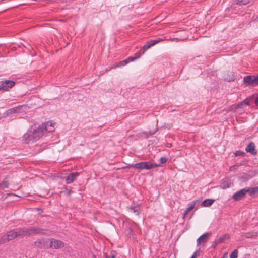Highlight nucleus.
Segmentation results:
<instances>
[{
    "label": "nucleus",
    "mask_w": 258,
    "mask_h": 258,
    "mask_svg": "<svg viewBox=\"0 0 258 258\" xmlns=\"http://www.w3.org/2000/svg\"><path fill=\"white\" fill-rule=\"evenodd\" d=\"M47 131V126L45 123L38 126L34 124L23 135V141L26 144L30 142H35L38 140Z\"/></svg>",
    "instance_id": "1"
},
{
    "label": "nucleus",
    "mask_w": 258,
    "mask_h": 258,
    "mask_svg": "<svg viewBox=\"0 0 258 258\" xmlns=\"http://www.w3.org/2000/svg\"><path fill=\"white\" fill-rule=\"evenodd\" d=\"M162 40L163 39L162 38H158L156 39L150 40L147 41L139 51V53H140L141 55H143L145 52V51L150 48L151 46H154V45L158 43Z\"/></svg>",
    "instance_id": "2"
},
{
    "label": "nucleus",
    "mask_w": 258,
    "mask_h": 258,
    "mask_svg": "<svg viewBox=\"0 0 258 258\" xmlns=\"http://www.w3.org/2000/svg\"><path fill=\"white\" fill-rule=\"evenodd\" d=\"M15 84V82L12 80H2L0 81V91L6 92L9 91Z\"/></svg>",
    "instance_id": "3"
},
{
    "label": "nucleus",
    "mask_w": 258,
    "mask_h": 258,
    "mask_svg": "<svg viewBox=\"0 0 258 258\" xmlns=\"http://www.w3.org/2000/svg\"><path fill=\"white\" fill-rule=\"evenodd\" d=\"M64 246V243L61 240L51 238L50 239V244L46 246V248H53L54 249H59L63 247Z\"/></svg>",
    "instance_id": "4"
},
{
    "label": "nucleus",
    "mask_w": 258,
    "mask_h": 258,
    "mask_svg": "<svg viewBox=\"0 0 258 258\" xmlns=\"http://www.w3.org/2000/svg\"><path fill=\"white\" fill-rule=\"evenodd\" d=\"M30 235L32 234H41L42 235H50L51 234L52 232L50 230H45L40 228H35V227H29Z\"/></svg>",
    "instance_id": "5"
},
{
    "label": "nucleus",
    "mask_w": 258,
    "mask_h": 258,
    "mask_svg": "<svg viewBox=\"0 0 258 258\" xmlns=\"http://www.w3.org/2000/svg\"><path fill=\"white\" fill-rule=\"evenodd\" d=\"M211 235V232H207L200 236L197 240V245L206 243Z\"/></svg>",
    "instance_id": "6"
},
{
    "label": "nucleus",
    "mask_w": 258,
    "mask_h": 258,
    "mask_svg": "<svg viewBox=\"0 0 258 258\" xmlns=\"http://www.w3.org/2000/svg\"><path fill=\"white\" fill-rule=\"evenodd\" d=\"M246 195L245 189L243 188L237 191L232 196L234 200L238 201L245 198Z\"/></svg>",
    "instance_id": "7"
},
{
    "label": "nucleus",
    "mask_w": 258,
    "mask_h": 258,
    "mask_svg": "<svg viewBox=\"0 0 258 258\" xmlns=\"http://www.w3.org/2000/svg\"><path fill=\"white\" fill-rule=\"evenodd\" d=\"M79 175V173L78 172H73L70 173L68 176H67L66 178V182L67 184H70L75 181L77 178V177Z\"/></svg>",
    "instance_id": "8"
},
{
    "label": "nucleus",
    "mask_w": 258,
    "mask_h": 258,
    "mask_svg": "<svg viewBox=\"0 0 258 258\" xmlns=\"http://www.w3.org/2000/svg\"><path fill=\"white\" fill-rule=\"evenodd\" d=\"M232 185L233 183L230 182L228 178H225L221 180L220 187L222 189H225L229 188Z\"/></svg>",
    "instance_id": "9"
},
{
    "label": "nucleus",
    "mask_w": 258,
    "mask_h": 258,
    "mask_svg": "<svg viewBox=\"0 0 258 258\" xmlns=\"http://www.w3.org/2000/svg\"><path fill=\"white\" fill-rule=\"evenodd\" d=\"M254 75H248L244 77L243 82L248 85L255 86Z\"/></svg>",
    "instance_id": "10"
},
{
    "label": "nucleus",
    "mask_w": 258,
    "mask_h": 258,
    "mask_svg": "<svg viewBox=\"0 0 258 258\" xmlns=\"http://www.w3.org/2000/svg\"><path fill=\"white\" fill-rule=\"evenodd\" d=\"M255 146L253 142H251L247 146L245 150L247 152L250 153L252 155H255L257 154V151L255 150Z\"/></svg>",
    "instance_id": "11"
},
{
    "label": "nucleus",
    "mask_w": 258,
    "mask_h": 258,
    "mask_svg": "<svg viewBox=\"0 0 258 258\" xmlns=\"http://www.w3.org/2000/svg\"><path fill=\"white\" fill-rule=\"evenodd\" d=\"M143 169L150 170L153 168L160 166L159 164L149 161L143 162Z\"/></svg>",
    "instance_id": "12"
},
{
    "label": "nucleus",
    "mask_w": 258,
    "mask_h": 258,
    "mask_svg": "<svg viewBox=\"0 0 258 258\" xmlns=\"http://www.w3.org/2000/svg\"><path fill=\"white\" fill-rule=\"evenodd\" d=\"M48 241L45 240H38L34 242V245L39 248H45L48 246Z\"/></svg>",
    "instance_id": "13"
},
{
    "label": "nucleus",
    "mask_w": 258,
    "mask_h": 258,
    "mask_svg": "<svg viewBox=\"0 0 258 258\" xmlns=\"http://www.w3.org/2000/svg\"><path fill=\"white\" fill-rule=\"evenodd\" d=\"M229 238V236L228 234H225L221 236H220L219 238H218L215 241V246L218 244L223 243L227 239Z\"/></svg>",
    "instance_id": "14"
},
{
    "label": "nucleus",
    "mask_w": 258,
    "mask_h": 258,
    "mask_svg": "<svg viewBox=\"0 0 258 258\" xmlns=\"http://www.w3.org/2000/svg\"><path fill=\"white\" fill-rule=\"evenodd\" d=\"M224 79L229 82L233 81L235 80V75L233 72L228 71L224 75Z\"/></svg>",
    "instance_id": "15"
},
{
    "label": "nucleus",
    "mask_w": 258,
    "mask_h": 258,
    "mask_svg": "<svg viewBox=\"0 0 258 258\" xmlns=\"http://www.w3.org/2000/svg\"><path fill=\"white\" fill-rule=\"evenodd\" d=\"M250 101V98H246L244 100L237 104L236 108H242L244 106L249 105Z\"/></svg>",
    "instance_id": "16"
},
{
    "label": "nucleus",
    "mask_w": 258,
    "mask_h": 258,
    "mask_svg": "<svg viewBox=\"0 0 258 258\" xmlns=\"http://www.w3.org/2000/svg\"><path fill=\"white\" fill-rule=\"evenodd\" d=\"M245 192L248 193L250 196H253L254 194L258 192V187H251L249 188H245Z\"/></svg>",
    "instance_id": "17"
},
{
    "label": "nucleus",
    "mask_w": 258,
    "mask_h": 258,
    "mask_svg": "<svg viewBox=\"0 0 258 258\" xmlns=\"http://www.w3.org/2000/svg\"><path fill=\"white\" fill-rule=\"evenodd\" d=\"M9 182L7 178H5L2 182H0V190H4L9 187Z\"/></svg>",
    "instance_id": "18"
},
{
    "label": "nucleus",
    "mask_w": 258,
    "mask_h": 258,
    "mask_svg": "<svg viewBox=\"0 0 258 258\" xmlns=\"http://www.w3.org/2000/svg\"><path fill=\"white\" fill-rule=\"evenodd\" d=\"M214 201L215 200L214 199H206L204 200V201L202 202V203L201 204V206L202 207H209L212 205Z\"/></svg>",
    "instance_id": "19"
},
{
    "label": "nucleus",
    "mask_w": 258,
    "mask_h": 258,
    "mask_svg": "<svg viewBox=\"0 0 258 258\" xmlns=\"http://www.w3.org/2000/svg\"><path fill=\"white\" fill-rule=\"evenodd\" d=\"M6 234L9 241H11L16 238V236L14 229L7 232Z\"/></svg>",
    "instance_id": "20"
},
{
    "label": "nucleus",
    "mask_w": 258,
    "mask_h": 258,
    "mask_svg": "<svg viewBox=\"0 0 258 258\" xmlns=\"http://www.w3.org/2000/svg\"><path fill=\"white\" fill-rule=\"evenodd\" d=\"M117 252L115 250H112L109 253H104V256L105 258H116Z\"/></svg>",
    "instance_id": "21"
},
{
    "label": "nucleus",
    "mask_w": 258,
    "mask_h": 258,
    "mask_svg": "<svg viewBox=\"0 0 258 258\" xmlns=\"http://www.w3.org/2000/svg\"><path fill=\"white\" fill-rule=\"evenodd\" d=\"M21 228V231L22 232V237H24L26 236H30V232L29 227V228L23 227V228Z\"/></svg>",
    "instance_id": "22"
},
{
    "label": "nucleus",
    "mask_w": 258,
    "mask_h": 258,
    "mask_svg": "<svg viewBox=\"0 0 258 258\" xmlns=\"http://www.w3.org/2000/svg\"><path fill=\"white\" fill-rule=\"evenodd\" d=\"M9 241V240H8V238L7 237L6 233L3 234L0 237V244H4Z\"/></svg>",
    "instance_id": "23"
},
{
    "label": "nucleus",
    "mask_w": 258,
    "mask_h": 258,
    "mask_svg": "<svg viewBox=\"0 0 258 258\" xmlns=\"http://www.w3.org/2000/svg\"><path fill=\"white\" fill-rule=\"evenodd\" d=\"M141 55H142L140 54V53H139V52L138 54H136L135 56H134V57H128L127 59L128 63L139 58L141 56Z\"/></svg>",
    "instance_id": "24"
},
{
    "label": "nucleus",
    "mask_w": 258,
    "mask_h": 258,
    "mask_svg": "<svg viewBox=\"0 0 258 258\" xmlns=\"http://www.w3.org/2000/svg\"><path fill=\"white\" fill-rule=\"evenodd\" d=\"M131 212L135 213L136 215H138L140 213L139 208L134 206H131L128 208Z\"/></svg>",
    "instance_id": "25"
},
{
    "label": "nucleus",
    "mask_w": 258,
    "mask_h": 258,
    "mask_svg": "<svg viewBox=\"0 0 258 258\" xmlns=\"http://www.w3.org/2000/svg\"><path fill=\"white\" fill-rule=\"evenodd\" d=\"M143 162L137 163L135 164V165L134 166V168L140 169V170H143Z\"/></svg>",
    "instance_id": "26"
},
{
    "label": "nucleus",
    "mask_w": 258,
    "mask_h": 258,
    "mask_svg": "<svg viewBox=\"0 0 258 258\" xmlns=\"http://www.w3.org/2000/svg\"><path fill=\"white\" fill-rule=\"evenodd\" d=\"M14 230L15 231L16 237L18 236H22V232L21 228L14 229Z\"/></svg>",
    "instance_id": "27"
},
{
    "label": "nucleus",
    "mask_w": 258,
    "mask_h": 258,
    "mask_svg": "<svg viewBox=\"0 0 258 258\" xmlns=\"http://www.w3.org/2000/svg\"><path fill=\"white\" fill-rule=\"evenodd\" d=\"M238 251L237 249H234L230 255V258H237Z\"/></svg>",
    "instance_id": "28"
},
{
    "label": "nucleus",
    "mask_w": 258,
    "mask_h": 258,
    "mask_svg": "<svg viewBox=\"0 0 258 258\" xmlns=\"http://www.w3.org/2000/svg\"><path fill=\"white\" fill-rule=\"evenodd\" d=\"M195 204L191 205L188 207L186 208V210L184 211V216L188 214V213L190 212V210H192L195 207Z\"/></svg>",
    "instance_id": "29"
},
{
    "label": "nucleus",
    "mask_w": 258,
    "mask_h": 258,
    "mask_svg": "<svg viewBox=\"0 0 258 258\" xmlns=\"http://www.w3.org/2000/svg\"><path fill=\"white\" fill-rule=\"evenodd\" d=\"M238 4L246 5L249 3L250 0H235Z\"/></svg>",
    "instance_id": "30"
},
{
    "label": "nucleus",
    "mask_w": 258,
    "mask_h": 258,
    "mask_svg": "<svg viewBox=\"0 0 258 258\" xmlns=\"http://www.w3.org/2000/svg\"><path fill=\"white\" fill-rule=\"evenodd\" d=\"M128 63V62L127 59H126L120 62L119 63L117 64L116 65L115 67H119L121 66H125V65L127 64Z\"/></svg>",
    "instance_id": "31"
},
{
    "label": "nucleus",
    "mask_w": 258,
    "mask_h": 258,
    "mask_svg": "<svg viewBox=\"0 0 258 258\" xmlns=\"http://www.w3.org/2000/svg\"><path fill=\"white\" fill-rule=\"evenodd\" d=\"M167 159L166 157H161L159 159L160 164H159L160 165V164H165L167 162Z\"/></svg>",
    "instance_id": "32"
},
{
    "label": "nucleus",
    "mask_w": 258,
    "mask_h": 258,
    "mask_svg": "<svg viewBox=\"0 0 258 258\" xmlns=\"http://www.w3.org/2000/svg\"><path fill=\"white\" fill-rule=\"evenodd\" d=\"M245 153L243 151H237L235 153V155L236 156H244L245 155Z\"/></svg>",
    "instance_id": "33"
},
{
    "label": "nucleus",
    "mask_w": 258,
    "mask_h": 258,
    "mask_svg": "<svg viewBox=\"0 0 258 258\" xmlns=\"http://www.w3.org/2000/svg\"><path fill=\"white\" fill-rule=\"evenodd\" d=\"M142 134L145 135L146 136V137L148 138L149 136L154 135L155 134V133L154 132H143Z\"/></svg>",
    "instance_id": "34"
},
{
    "label": "nucleus",
    "mask_w": 258,
    "mask_h": 258,
    "mask_svg": "<svg viewBox=\"0 0 258 258\" xmlns=\"http://www.w3.org/2000/svg\"><path fill=\"white\" fill-rule=\"evenodd\" d=\"M254 80H255V85H258V75L255 76L254 75Z\"/></svg>",
    "instance_id": "35"
},
{
    "label": "nucleus",
    "mask_w": 258,
    "mask_h": 258,
    "mask_svg": "<svg viewBox=\"0 0 258 258\" xmlns=\"http://www.w3.org/2000/svg\"><path fill=\"white\" fill-rule=\"evenodd\" d=\"M135 165V164H128L127 166H126L125 168H134V166Z\"/></svg>",
    "instance_id": "36"
},
{
    "label": "nucleus",
    "mask_w": 258,
    "mask_h": 258,
    "mask_svg": "<svg viewBox=\"0 0 258 258\" xmlns=\"http://www.w3.org/2000/svg\"><path fill=\"white\" fill-rule=\"evenodd\" d=\"M198 253V251H195L190 258H196L197 256Z\"/></svg>",
    "instance_id": "37"
},
{
    "label": "nucleus",
    "mask_w": 258,
    "mask_h": 258,
    "mask_svg": "<svg viewBox=\"0 0 258 258\" xmlns=\"http://www.w3.org/2000/svg\"><path fill=\"white\" fill-rule=\"evenodd\" d=\"M255 104L258 106V96L255 99Z\"/></svg>",
    "instance_id": "38"
},
{
    "label": "nucleus",
    "mask_w": 258,
    "mask_h": 258,
    "mask_svg": "<svg viewBox=\"0 0 258 258\" xmlns=\"http://www.w3.org/2000/svg\"><path fill=\"white\" fill-rule=\"evenodd\" d=\"M11 195V194H7L6 196H5V197H3L2 196V197H1V198H2H2H3L4 199H5L7 198V196H9V195Z\"/></svg>",
    "instance_id": "39"
},
{
    "label": "nucleus",
    "mask_w": 258,
    "mask_h": 258,
    "mask_svg": "<svg viewBox=\"0 0 258 258\" xmlns=\"http://www.w3.org/2000/svg\"><path fill=\"white\" fill-rule=\"evenodd\" d=\"M72 192V191L71 190H70L68 191L67 194L68 195H70Z\"/></svg>",
    "instance_id": "40"
},
{
    "label": "nucleus",
    "mask_w": 258,
    "mask_h": 258,
    "mask_svg": "<svg viewBox=\"0 0 258 258\" xmlns=\"http://www.w3.org/2000/svg\"><path fill=\"white\" fill-rule=\"evenodd\" d=\"M254 21L258 22V15L255 18Z\"/></svg>",
    "instance_id": "41"
},
{
    "label": "nucleus",
    "mask_w": 258,
    "mask_h": 258,
    "mask_svg": "<svg viewBox=\"0 0 258 258\" xmlns=\"http://www.w3.org/2000/svg\"><path fill=\"white\" fill-rule=\"evenodd\" d=\"M92 258H97L95 254H93Z\"/></svg>",
    "instance_id": "42"
},
{
    "label": "nucleus",
    "mask_w": 258,
    "mask_h": 258,
    "mask_svg": "<svg viewBox=\"0 0 258 258\" xmlns=\"http://www.w3.org/2000/svg\"><path fill=\"white\" fill-rule=\"evenodd\" d=\"M221 258H225V257H221Z\"/></svg>",
    "instance_id": "43"
}]
</instances>
